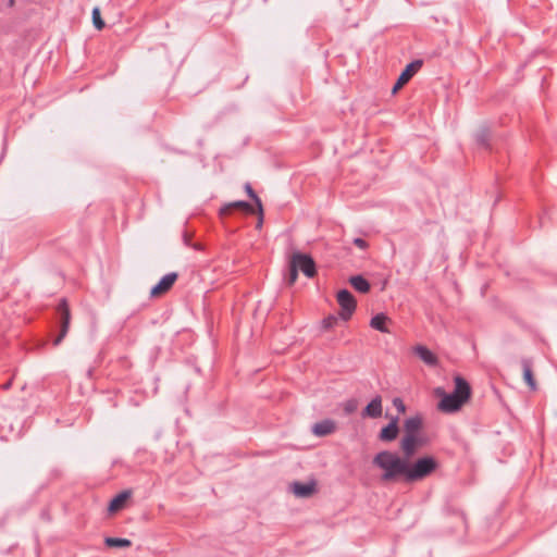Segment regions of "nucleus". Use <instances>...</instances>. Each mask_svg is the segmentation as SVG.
<instances>
[{
    "instance_id": "f257e3e1",
    "label": "nucleus",
    "mask_w": 557,
    "mask_h": 557,
    "mask_svg": "<svg viewBox=\"0 0 557 557\" xmlns=\"http://www.w3.org/2000/svg\"><path fill=\"white\" fill-rule=\"evenodd\" d=\"M372 463L382 470V481L394 482L401 478L407 482L408 460L398 454L389 450H382L373 457Z\"/></svg>"
},
{
    "instance_id": "f03ea898",
    "label": "nucleus",
    "mask_w": 557,
    "mask_h": 557,
    "mask_svg": "<svg viewBox=\"0 0 557 557\" xmlns=\"http://www.w3.org/2000/svg\"><path fill=\"white\" fill-rule=\"evenodd\" d=\"M436 394L442 396L438 404V409L443 412H455L461 408V406L468 401L471 388L468 382L461 376L455 377V389L450 394H446L443 389L437 388Z\"/></svg>"
},
{
    "instance_id": "7ed1b4c3",
    "label": "nucleus",
    "mask_w": 557,
    "mask_h": 557,
    "mask_svg": "<svg viewBox=\"0 0 557 557\" xmlns=\"http://www.w3.org/2000/svg\"><path fill=\"white\" fill-rule=\"evenodd\" d=\"M438 467L437 460L432 456H424L414 462L407 463V483L418 482L431 475Z\"/></svg>"
},
{
    "instance_id": "20e7f679",
    "label": "nucleus",
    "mask_w": 557,
    "mask_h": 557,
    "mask_svg": "<svg viewBox=\"0 0 557 557\" xmlns=\"http://www.w3.org/2000/svg\"><path fill=\"white\" fill-rule=\"evenodd\" d=\"M290 263L295 269L301 271L307 277H313L315 274V263L308 255L295 252L290 258Z\"/></svg>"
},
{
    "instance_id": "39448f33",
    "label": "nucleus",
    "mask_w": 557,
    "mask_h": 557,
    "mask_svg": "<svg viewBox=\"0 0 557 557\" xmlns=\"http://www.w3.org/2000/svg\"><path fill=\"white\" fill-rule=\"evenodd\" d=\"M337 302L341 307V318L349 320L356 309V299L347 289H341L336 295Z\"/></svg>"
},
{
    "instance_id": "423d86ee",
    "label": "nucleus",
    "mask_w": 557,
    "mask_h": 557,
    "mask_svg": "<svg viewBox=\"0 0 557 557\" xmlns=\"http://www.w3.org/2000/svg\"><path fill=\"white\" fill-rule=\"evenodd\" d=\"M58 313L60 317V323H61V331L59 336L53 341V345L58 346L63 341L65 335L67 334L69 326H70V320H71V313L70 309L66 302V299H61L59 306H58Z\"/></svg>"
},
{
    "instance_id": "0eeeda50",
    "label": "nucleus",
    "mask_w": 557,
    "mask_h": 557,
    "mask_svg": "<svg viewBox=\"0 0 557 557\" xmlns=\"http://www.w3.org/2000/svg\"><path fill=\"white\" fill-rule=\"evenodd\" d=\"M422 442L419 435L405 434L400 441V448L404 453V458L407 460L411 458Z\"/></svg>"
},
{
    "instance_id": "6e6552de",
    "label": "nucleus",
    "mask_w": 557,
    "mask_h": 557,
    "mask_svg": "<svg viewBox=\"0 0 557 557\" xmlns=\"http://www.w3.org/2000/svg\"><path fill=\"white\" fill-rule=\"evenodd\" d=\"M422 61L416 60L409 63L406 69L399 75L396 84L393 87V92H396L400 89L412 76L413 74L421 67Z\"/></svg>"
},
{
    "instance_id": "1a4fd4ad",
    "label": "nucleus",
    "mask_w": 557,
    "mask_h": 557,
    "mask_svg": "<svg viewBox=\"0 0 557 557\" xmlns=\"http://www.w3.org/2000/svg\"><path fill=\"white\" fill-rule=\"evenodd\" d=\"M176 280H177V273L170 272V273L165 274L160 280V282L151 288L150 295L156 297V296H159V295L168 292L173 286V284L175 283Z\"/></svg>"
},
{
    "instance_id": "9d476101",
    "label": "nucleus",
    "mask_w": 557,
    "mask_h": 557,
    "mask_svg": "<svg viewBox=\"0 0 557 557\" xmlns=\"http://www.w3.org/2000/svg\"><path fill=\"white\" fill-rule=\"evenodd\" d=\"M398 418L395 417L391 420V422L384 426L380 432V440L384 442H392L394 441L398 435Z\"/></svg>"
},
{
    "instance_id": "9b49d317",
    "label": "nucleus",
    "mask_w": 557,
    "mask_h": 557,
    "mask_svg": "<svg viewBox=\"0 0 557 557\" xmlns=\"http://www.w3.org/2000/svg\"><path fill=\"white\" fill-rule=\"evenodd\" d=\"M336 429V424L331 419H325L317 422L312 425V433L317 436H325L333 433Z\"/></svg>"
},
{
    "instance_id": "f8f14e48",
    "label": "nucleus",
    "mask_w": 557,
    "mask_h": 557,
    "mask_svg": "<svg viewBox=\"0 0 557 557\" xmlns=\"http://www.w3.org/2000/svg\"><path fill=\"white\" fill-rule=\"evenodd\" d=\"M382 414V398L374 397L364 408L362 416L369 418H379Z\"/></svg>"
},
{
    "instance_id": "ddd939ff",
    "label": "nucleus",
    "mask_w": 557,
    "mask_h": 557,
    "mask_svg": "<svg viewBox=\"0 0 557 557\" xmlns=\"http://www.w3.org/2000/svg\"><path fill=\"white\" fill-rule=\"evenodd\" d=\"M292 491L297 497H309L314 491V483L294 482L292 484Z\"/></svg>"
},
{
    "instance_id": "4468645a",
    "label": "nucleus",
    "mask_w": 557,
    "mask_h": 557,
    "mask_svg": "<svg viewBox=\"0 0 557 557\" xmlns=\"http://www.w3.org/2000/svg\"><path fill=\"white\" fill-rule=\"evenodd\" d=\"M421 426L422 419L419 416L410 417L404 423L405 434L419 435Z\"/></svg>"
},
{
    "instance_id": "2eb2a0df",
    "label": "nucleus",
    "mask_w": 557,
    "mask_h": 557,
    "mask_svg": "<svg viewBox=\"0 0 557 557\" xmlns=\"http://www.w3.org/2000/svg\"><path fill=\"white\" fill-rule=\"evenodd\" d=\"M414 352L428 366H435L437 362V358L435 357V355L425 346L418 345L414 348Z\"/></svg>"
},
{
    "instance_id": "dca6fc26",
    "label": "nucleus",
    "mask_w": 557,
    "mask_h": 557,
    "mask_svg": "<svg viewBox=\"0 0 557 557\" xmlns=\"http://www.w3.org/2000/svg\"><path fill=\"white\" fill-rule=\"evenodd\" d=\"M387 322H389L387 315H385L384 313H377L371 319L370 326L382 333H389V330L386 326Z\"/></svg>"
},
{
    "instance_id": "f3484780",
    "label": "nucleus",
    "mask_w": 557,
    "mask_h": 557,
    "mask_svg": "<svg viewBox=\"0 0 557 557\" xmlns=\"http://www.w3.org/2000/svg\"><path fill=\"white\" fill-rule=\"evenodd\" d=\"M349 283L359 293H368L370 290V284L362 275L351 276Z\"/></svg>"
},
{
    "instance_id": "a211bd4d",
    "label": "nucleus",
    "mask_w": 557,
    "mask_h": 557,
    "mask_svg": "<svg viewBox=\"0 0 557 557\" xmlns=\"http://www.w3.org/2000/svg\"><path fill=\"white\" fill-rule=\"evenodd\" d=\"M523 379L531 389H536V383L533 377L531 363L528 359L522 360Z\"/></svg>"
},
{
    "instance_id": "6ab92c4d",
    "label": "nucleus",
    "mask_w": 557,
    "mask_h": 557,
    "mask_svg": "<svg viewBox=\"0 0 557 557\" xmlns=\"http://www.w3.org/2000/svg\"><path fill=\"white\" fill-rule=\"evenodd\" d=\"M129 494L127 492H122L120 494H117L109 504V511L110 512H115L117 510H120L124 503L126 502V499L128 498Z\"/></svg>"
},
{
    "instance_id": "aec40b11",
    "label": "nucleus",
    "mask_w": 557,
    "mask_h": 557,
    "mask_svg": "<svg viewBox=\"0 0 557 557\" xmlns=\"http://www.w3.org/2000/svg\"><path fill=\"white\" fill-rule=\"evenodd\" d=\"M232 209H244V210L252 211V208H251V206L248 202H246V201H234V202L225 205L221 209V214H226Z\"/></svg>"
},
{
    "instance_id": "412c9836",
    "label": "nucleus",
    "mask_w": 557,
    "mask_h": 557,
    "mask_svg": "<svg viewBox=\"0 0 557 557\" xmlns=\"http://www.w3.org/2000/svg\"><path fill=\"white\" fill-rule=\"evenodd\" d=\"M488 138H490V131L487 127H481L475 133V140H476L478 145H480L482 147H487Z\"/></svg>"
},
{
    "instance_id": "4be33fe9",
    "label": "nucleus",
    "mask_w": 557,
    "mask_h": 557,
    "mask_svg": "<svg viewBox=\"0 0 557 557\" xmlns=\"http://www.w3.org/2000/svg\"><path fill=\"white\" fill-rule=\"evenodd\" d=\"M104 543L110 547H128L132 544L129 540L120 537H106Z\"/></svg>"
},
{
    "instance_id": "5701e85b",
    "label": "nucleus",
    "mask_w": 557,
    "mask_h": 557,
    "mask_svg": "<svg viewBox=\"0 0 557 557\" xmlns=\"http://www.w3.org/2000/svg\"><path fill=\"white\" fill-rule=\"evenodd\" d=\"M92 24L96 29L101 30L104 27V21L101 17L100 9L98 7L94 8L92 10Z\"/></svg>"
},
{
    "instance_id": "b1692460",
    "label": "nucleus",
    "mask_w": 557,
    "mask_h": 557,
    "mask_svg": "<svg viewBox=\"0 0 557 557\" xmlns=\"http://www.w3.org/2000/svg\"><path fill=\"white\" fill-rule=\"evenodd\" d=\"M298 277V270L295 269L292 263L289 262V271H288V274L286 276V282L288 285H293L296 280Z\"/></svg>"
},
{
    "instance_id": "393cba45",
    "label": "nucleus",
    "mask_w": 557,
    "mask_h": 557,
    "mask_svg": "<svg viewBox=\"0 0 557 557\" xmlns=\"http://www.w3.org/2000/svg\"><path fill=\"white\" fill-rule=\"evenodd\" d=\"M245 189H246L247 194L249 195V197L252 198L256 201V203H257V206L259 208V211L261 212L262 211L261 200L258 198L256 193L252 190L250 184H246L245 185Z\"/></svg>"
},
{
    "instance_id": "a878e982",
    "label": "nucleus",
    "mask_w": 557,
    "mask_h": 557,
    "mask_svg": "<svg viewBox=\"0 0 557 557\" xmlns=\"http://www.w3.org/2000/svg\"><path fill=\"white\" fill-rule=\"evenodd\" d=\"M337 323V318L335 315H329L322 321V326L325 330L334 327V325Z\"/></svg>"
},
{
    "instance_id": "bb28decb",
    "label": "nucleus",
    "mask_w": 557,
    "mask_h": 557,
    "mask_svg": "<svg viewBox=\"0 0 557 557\" xmlns=\"http://www.w3.org/2000/svg\"><path fill=\"white\" fill-rule=\"evenodd\" d=\"M357 406H358L357 401L355 399H351L345 404L344 410L347 414H350L357 409Z\"/></svg>"
},
{
    "instance_id": "cd10ccee",
    "label": "nucleus",
    "mask_w": 557,
    "mask_h": 557,
    "mask_svg": "<svg viewBox=\"0 0 557 557\" xmlns=\"http://www.w3.org/2000/svg\"><path fill=\"white\" fill-rule=\"evenodd\" d=\"M393 405L397 409L398 412L404 413L406 411V406L400 398H395L393 400Z\"/></svg>"
},
{
    "instance_id": "c85d7f7f",
    "label": "nucleus",
    "mask_w": 557,
    "mask_h": 557,
    "mask_svg": "<svg viewBox=\"0 0 557 557\" xmlns=\"http://www.w3.org/2000/svg\"><path fill=\"white\" fill-rule=\"evenodd\" d=\"M354 244L360 249H366L368 247L367 242L359 237L354 239Z\"/></svg>"
},
{
    "instance_id": "c756f323",
    "label": "nucleus",
    "mask_w": 557,
    "mask_h": 557,
    "mask_svg": "<svg viewBox=\"0 0 557 557\" xmlns=\"http://www.w3.org/2000/svg\"><path fill=\"white\" fill-rule=\"evenodd\" d=\"M183 242L186 246H191L190 244V236L187 233H184L183 235Z\"/></svg>"
},
{
    "instance_id": "7c9ffc66",
    "label": "nucleus",
    "mask_w": 557,
    "mask_h": 557,
    "mask_svg": "<svg viewBox=\"0 0 557 557\" xmlns=\"http://www.w3.org/2000/svg\"><path fill=\"white\" fill-rule=\"evenodd\" d=\"M190 247H193L194 249H197V250L202 249V247H201V245H200V244H194V245H191Z\"/></svg>"
},
{
    "instance_id": "2f4dec72",
    "label": "nucleus",
    "mask_w": 557,
    "mask_h": 557,
    "mask_svg": "<svg viewBox=\"0 0 557 557\" xmlns=\"http://www.w3.org/2000/svg\"><path fill=\"white\" fill-rule=\"evenodd\" d=\"M15 3V0H9V7H13Z\"/></svg>"
}]
</instances>
